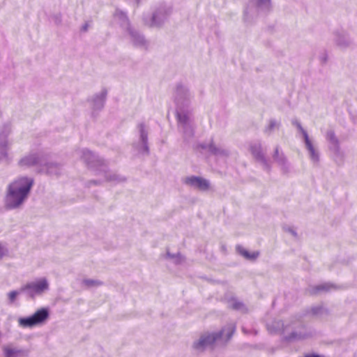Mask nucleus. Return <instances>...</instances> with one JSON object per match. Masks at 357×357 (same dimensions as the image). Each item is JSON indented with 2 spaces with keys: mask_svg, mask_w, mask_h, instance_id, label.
<instances>
[{
  "mask_svg": "<svg viewBox=\"0 0 357 357\" xmlns=\"http://www.w3.org/2000/svg\"><path fill=\"white\" fill-rule=\"evenodd\" d=\"M174 97L176 105V114L178 128L183 132L185 139H190L194 135L192 114L188 109L191 102L192 94L185 86L178 84Z\"/></svg>",
  "mask_w": 357,
  "mask_h": 357,
  "instance_id": "nucleus-1",
  "label": "nucleus"
},
{
  "mask_svg": "<svg viewBox=\"0 0 357 357\" xmlns=\"http://www.w3.org/2000/svg\"><path fill=\"white\" fill-rule=\"evenodd\" d=\"M33 184V178L27 176L18 177L13 181L8 188L6 207L10 209L20 208L27 199Z\"/></svg>",
  "mask_w": 357,
  "mask_h": 357,
  "instance_id": "nucleus-2",
  "label": "nucleus"
},
{
  "mask_svg": "<svg viewBox=\"0 0 357 357\" xmlns=\"http://www.w3.org/2000/svg\"><path fill=\"white\" fill-rule=\"evenodd\" d=\"M236 330V325L229 323L221 331L216 333H204L192 344V348L197 351H203L208 347L215 343L225 344L232 337Z\"/></svg>",
  "mask_w": 357,
  "mask_h": 357,
  "instance_id": "nucleus-3",
  "label": "nucleus"
},
{
  "mask_svg": "<svg viewBox=\"0 0 357 357\" xmlns=\"http://www.w3.org/2000/svg\"><path fill=\"white\" fill-rule=\"evenodd\" d=\"M267 329L271 333L282 331L288 334V340H301L309 336L305 331L303 324L297 318H292L284 323L278 320L267 324Z\"/></svg>",
  "mask_w": 357,
  "mask_h": 357,
  "instance_id": "nucleus-4",
  "label": "nucleus"
},
{
  "mask_svg": "<svg viewBox=\"0 0 357 357\" xmlns=\"http://www.w3.org/2000/svg\"><path fill=\"white\" fill-rule=\"evenodd\" d=\"M78 153L90 167H100V171L103 172L106 181L113 183H119L125 181V178L121 175L111 171H107L103 160L90 151L82 149Z\"/></svg>",
  "mask_w": 357,
  "mask_h": 357,
  "instance_id": "nucleus-5",
  "label": "nucleus"
},
{
  "mask_svg": "<svg viewBox=\"0 0 357 357\" xmlns=\"http://www.w3.org/2000/svg\"><path fill=\"white\" fill-rule=\"evenodd\" d=\"M50 283L46 278H37L26 283L20 289V291L24 293L28 297L33 299L37 296H41L49 291Z\"/></svg>",
  "mask_w": 357,
  "mask_h": 357,
  "instance_id": "nucleus-6",
  "label": "nucleus"
},
{
  "mask_svg": "<svg viewBox=\"0 0 357 357\" xmlns=\"http://www.w3.org/2000/svg\"><path fill=\"white\" fill-rule=\"evenodd\" d=\"M114 16L121 22V26H124L126 27L130 35V40L135 45L142 47H146L147 46V40L139 33L138 31L130 25L126 14L123 11L117 9L115 12Z\"/></svg>",
  "mask_w": 357,
  "mask_h": 357,
  "instance_id": "nucleus-7",
  "label": "nucleus"
},
{
  "mask_svg": "<svg viewBox=\"0 0 357 357\" xmlns=\"http://www.w3.org/2000/svg\"><path fill=\"white\" fill-rule=\"evenodd\" d=\"M50 317V311L47 308H40L34 314L26 317L18 319L19 326L23 328H33L36 326H42L45 324Z\"/></svg>",
  "mask_w": 357,
  "mask_h": 357,
  "instance_id": "nucleus-8",
  "label": "nucleus"
},
{
  "mask_svg": "<svg viewBox=\"0 0 357 357\" xmlns=\"http://www.w3.org/2000/svg\"><path fill=\"white\" fill-rule=\"evenodd\" d=\"M10 132V123H4L0 127V162L7 163L10 160L8 150L11 143L8 137Z\"/></svg>",
  "mask_w": 357,
  "mask_h": 357,
  "instance_id": "nucleus-9",
  "label": "nucleus"
},
{
  "mask_svg": "<svg viewBox=\"0 0 357 357\" xmlns=\"http://www.w3.org/2000/svg\"><path fill=\"white\" fill-rule=\"evenodd\" d=\"M271 9V0H251L250 5L246 8L244 16L246 21H250L255 15V12L268 13Z\"/></svg>",
  "mask_w": 357,
  "mask_h": 357,
  "instance_id": "nucleus-10",
  "label": "nucleus"
},
{
  "mask_svg": "<svg viewBox=\"0 0 357 357\" xmlns=\"http://www.w3.org/2000/svg\"><path fill=\"white\" fill-rule=\"evenodd\" d=\"M292 124L296 126L303 135L305 146L308 151L310 160L313 163H317L319 160V154L317 149L314 146L312 142L309 138L307 132L303 128L301 124L297 119L292 121Z\"/></svg>",
  "mask_w": 357,
  "mask_h": 357,
  "instance_id": "nucleus-11",
  "label": "nucleus"
},
{
  "mask_svg": "<svg viewBox=\"0 0 357 357\" xmlns=\"http://www.w3.org/2000/svg\"><path fill=\"white\" fill-rule=\"evenodd\" d=\"M43 162V154L41 152L31 151L25 155L19 160V165L21 167L28 168L32 166H37L39 171Z\"/></svg>",
  "mask_w": 357,
  "mask_h": 357,
  "instance_id": "nucleus-12",
  "label": "nucleus"
},
{
  "mask_svg": "<svg viewBox=\"0 0 357 357\" xmlns=\"http://www.w3.org/2000/svg\"><path fill=\"white\" fill-rule=\"evenodd\" d=\"M183 181L186 185L202 192L208 191L211 186L209 181L200 176H187L183 179Z\"/></svg>",
  "mask_w": 357,
  "mask_h": 357,
  "instance_id": "nucleus-13",
  "label": "nucleus"
},
{
  "mask_svg": "<svg viewBox=\"0 0 357 357\" xmlns=\"http://www.w3.org/2000/svg\"><path fill=\"white\" fill-rule=\"evenodd\" d=\"M333 43L341 50H347L352 44L349 34L342 30H337L333 32Z\"/></svg>",
  "mask_w": 357,
  "mask_h": 357,
  "instance_id": "nucleus-14",
  "label": "nucleus"
},
{
  "mask_svg": "<svg viewBox=\"0 0 357 357\" xmlns=\"http://www.w3.org/2000/svg\"><path fill=\"white\" fill-rule=\"evenodd\" d=\"M139 132V140L138 144H134V146L137 149L138 152L142 155H146L149 152L147 146V136L149 133V128L144 123H141L138 126Z\"/></svg>",
  "mask_w": 357,
  "mask_h": 357,
  "instance_id": "nucleus-15",
  "label": "nucleus"
},
{
  "mask_svg": "<svg viewBox=\"0 0 357 357\" xmlns=\"http://www.w3.org/2000/svg\"><path fill=\"white\" fill-rule=\"evenodd\" d=\"M4 357H27L29 351L25 349H20L13 345H6L3 347Z\"/></svg>",
  "mask_w": 357,
  "mask_h": 357,
  "instance_id": "nucleus-16",
  "label": "nucleus"
},
{
  "mask_svg": "<svg viewBox=\"0 0 357 357\" xmlns=\"http://www.w3.org/2000/svg\"><path fill=\"white\" fill-rule=\"evenodd\" d=\"M61 171V165L54 162H43L40 167V172L50 175L58 176Z\"/></svg>",
  "mask_w": 357,
  "mask_h": 357,
  "instance_id": "nucleus-17",
  "label": "nucleus"
},
{
  "mask_svg": "<svg viewBox=\"0 0 357 357\" xmlns=\"http://www.w3.org/2000/svg\"><path fill=\"white\" fill-rule=\"evenodd\" d=\"M202 149H207L212 154L219 157H227L229 151L221 146L215 145L213 141L208 145H202Z\"/></svg>",
  "mask_w": 357,
  "mask_h": 357,
  "instance_id": "nucleus-18",
  "label": "nucleus"
},
{
  "mask_svg": "<svg viewBox=\"0 0 357 357\" xmlns=\"http://www.w3.org/2000/svg\"><path fill=\"white\" fill-rule=\"evenodd\" d=\"M107 96V91L102 90L99 93L96 94L93 98V108L94 110L101 109L105 104Z\"/></svg>",
  "mask_w": 357,
  "mask_h": 357,
  "instance_id": "nucleus-19",
  "label": "nucleus"
},
{
  "mask_svg": "<svg viewBox=\"0 0 357 357\" xmlns=\"http://www.w3.org/2000/svg\"><path fill=\"white\" fill-rule=\"evenodd\" d=\"M103 284V282L98 279L84 278L81 281L82 287L91 289L93 288H98Z\"/></svg>",
  "mask_w": 357,
  "mask_h": 357,
  "instance_id": "nucleus-20",
  "label": "nucleus"
},
{
  "mask_svg": "<svg viewBox=\"0 0 357 357\" xmlns=\"http://www.w3.org/2000/svg\"><path fill=\"white\" fill-rule=\"evenodd\" d=\"M250 151L252 155L259 162L266 163V159L262 153L261 145L260 144H254L250 146Z\"/></svg>",
  "mask_w": 357,
  "mask_h": 357,
  "instance_id": "nucleus-21",
  "label": "nucleus"
},
{
  "mask_svg": "<svg viewBox=\"0 0 357 357\" xmlns=\"http://www.w3.org/2000/svg\"><path fill=\"white\" fill-rule=\"evenodd\" d=\"M236 249L238 253L241 255L243 257H245L246 259L255 260L259 255V252L258 251L250 253L249 251H248L241 246H238Z\"/></svg>",
  "mask_w": 357,
  "mask_h": 357,
  "instance_id": "nucleus-22",
  "label": "nucleus"
},
{
  "mask_svg": "<svg viewBox=\"0 0 357 357\" xmlns=\"http://www.w3.org/2000/svg\"><path fill=\"white\" fill-rule=\"evenodd\" d=\"M326 138L331 144V149L335 152H337L339 151L338 139L335 137L334 132L331 130H328L326 133Z\"/></svg>",
  "mask_w": 357,
  "mask_h": 357,
  "instance_id": "nucleus-23",
  "label": "nucleus"
},
{
  "mask_svg": "<svg viewBox=\"0 0 357 357\" xmlns=\"http://www.w3.org/2000/svg\"><path fill=\"white\" fill-rule=\"evenodd\" d=\"M280 127V122L274 119H270L268 125L264 128V132L270 135L274 130H278Z\"/></svg>",
  "mask_w": 357,
  "mask_h": 357,
  "instance_id": "nucleus-24",
  "label": "nucleus"
},
{
  "mask_svg": "<svg viewBox=\"0 0 357 357\" xmlns=\"http://www.w3.org/2000/svg\"><path fill=\"white\" fill-rule=\"evenodd\" d=\"M333 289H334L333 285L330 284L328 283H324V284L312 287L310 289V293L312 294H318L321 291H328Z\"/></svg>",
  "mask_w": 357,
  "mask_h": 357,
  "instance_id": "nucleus-25",
  "label": "nucleus"
},
{
  "mask_svg": "<svg viewBox=\"0 0 357 357\" xmlns=\"http://www.w3.org/2000/svg\"><path fill=\"white\" fill-rule=\"evenodd\" d=\"M172 13V7L169 5H160L158 9V19L160 17L165 18Z\"/></svg>",
  "mask_w": 357,
  "mask_h": 357,
  "instance_id": "nucleus-26",
  "label": "nucleus"
},
{
  "mask_svg": "<svg viewBox=\"0 0 357 357\" xmlns=\"http://www.w3.org/2000/svg\"><path fill=\"white\" fill-rule=\"evenodd\" d=\"M273 158L280 165H284L286 162L285 157L282 153H279L278 148L275 149V153L273 155Z\"/></svg>",
  "mask_w": 357,
  "mask_h": 357,
  "instance_id": "nucleus-27",
  "label": "nucleus"
},
{
  "mask_svg": "<svg viewBox=\"0 0 357 357\" xmlns=\"http://www.w3.org/2000/svg\"><path fill=\"white\" fill-rule=\"evenodd\" d=\"M167 256L173 261L174 263L178 264L184 261V258L179 253L176 255H171L167 252Z\"/></svg>",
  "mask_w": 357,
  "mask_h": 357,
  "instance_id": "nucleus-28",
  "label": "nucleus"
},
{
  "mask_svg": "<svg viewBox=\"0 0 357 357\" xmlns=\"http://www.w3.org/2000/svg\"><path fill=\"white\" fill-rule=\"evenodd\" d=\"M156 15L154 13L149 15H146L144 17V22L146 24H147L149 26H153L155 25V20Z\"/></svg>",
  "mask_w": 357,
  "mask_h": 357,
  "instance_id": "nucleus-29",
  "label": "nucleus"
},
{
  "mask_svg": "<svg viewBox=\"0 0 357 357\" xmlns=\"http://www.w3.org/2000/svg\"><path fill=\"white\" fill-rule=\"evenodd\" d=\"M229 307L234 309V310H242L243 307V303L241 302L237 301L236 300H234L230 302L229 303Z\"/></svg>",
  "mask_w": 357,
  "mask_h": 357,
  "instance_id": "nucleus-30",
  "label": "nucleus"
},
{
  "mask_svg": "<svg viewBox=\"0 0 357 357\" xmlns=\"http://www.w3.org/2000/svg\"><path fill=\"white\" fill-rule=\"evenodd\" d=\"M20 292H21L20 291H10V293H8V297L9 299V302L10 303H13Z\"/></svg>",
  "mask_w": 357,
  "mask_h": 357,
  "instance_id": "nucleus-31",
  "label": "nucleus"
},
{
  "mask_svg": "<svg viewBox=\"0 0 357 357\" xmlns=\"http://www.w3.org/2000/svg\"><path fill=\"white\" fill-rule=\"evenodd\" d=\"M323 308L321 307H314L311 309V313L314 315H318L322 311Z\"/></svg>",
  "mask_w": 357,
  "mask_h": 357,
  "instance_id": "nucleus-32",
  "label": "nucleus"
},
{
  "mask_svg": "<svg viewBox=\"0 0 357 357\" xmlns=\"http://www.w3.org/2000/svg\"><path fill=\"white\" fill-rule=\"evenodd\" d=\"M284 230L290 233L293 236L296 237L297 233L296 231L291 227H284Z\"/></svg>",
  "mask_w": 357,
  "mask_h": 357,
  "instance_id": "nucleus-33",
  "label": "nucleus"
},
{
  "mask_svg": "<svg viewBox=\"0 0 357 357\" xmlns=\"http://www.w3.org/2000/svg\"><path fill=\"white\" fill-rule=\"evenodd\" d=\"M98 183H100V181H99V180H98H98H92V181H89V184H90V185H91V184L97 185V184H98Z\"/></svg>",
  "mask_w": 357,
  "mask_h": 357,
  "instance_id": "nucleus-34",
  "label": "nucleus"
},
{
  "mask_svg": "<svg viewBox=\"0 0 357 357\" xmlns=\"http://www.w3.org/2000/svg\"><path fill=\"white\" fill-rule=\"evenodd\" d=\"M3 248L0 245V259L2 257V256L3 255Z\"/></svg>",
  "mask_w": 357,
  "mask_h": 357,
  "instance_id": "nucleus-35",
  "label": "nucleus"
},
{
  "mask_svg": "<svg viewBox=\"0 0 357 357\" xmlns=\"http://www.w3.org/2000/svg\"><path fill=\"white\" fill-rule=\"evenodd\" d=\"M87 29H88V25L86 24L84 26H83L82 30L86 31H87Z\"/></svg>",
  "mask_w": 357,
  "mask_h": 357,
  "instance_id": "nucleus-36",
  "label": "nucleus"
},
{
  "mask_svg": "<svg viewBox=\"0 0 357 357\" xmlns=\"http://www.w3.org/2000/svg\"><path fill=\"white\" fill-rule=\"evenodd\" d=\"M135 1L136 2H139V0H135Z\"/></svg>",
  "mask_w": 357,
  "mask_h": 357,
  "instance_id": "nucleus-37",
  "label": "nucleus"
}]
</instances>
